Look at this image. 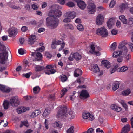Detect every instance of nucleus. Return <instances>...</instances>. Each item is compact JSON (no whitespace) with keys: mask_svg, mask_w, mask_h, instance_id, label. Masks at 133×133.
<instances>
[{"mask_svg":"<svg viewBox=\"0 0 133 133\" xmlns=\"http://www.w3.org/2000/svg\"><path fill=\"white\" fill-rule=\"evenodd\" d=\"M131 57V56L130 54H128L125 57V61L126 62H128L129 60L130 59Z\"/></svg>","mask_w":133,"mask_h":133,"instance_id":"nucleus-52","label":"nucleus"},{"mask_svg":"<svg viewBox=\"0 0 133 133\" xmlns=\"http://www.w3.org/2000/svg\"><path fill=\"white\" fill-rule=\"evenodd\" d=\"M96 34L98 35H100L102 37L104 38L108 36V33L107 29L103 26L97 29Z\"/></svg>","mask_w":133,"mask_h":133,"instance_id":"nucleus-3","label":"nucleus"},{"mask_svg":"<svg viewBox=\"0 0 133 133\" xmlns=\"http://www.w3.org/2000/svg\"><path fill=\"white\" fill-rule=\"evenodd\" d=\"M131 92V91L129 89H128L122 92V94L123 95L127 96Z\"/></svg>","mask_w":133,"mask_h":133,"instance_id":"nucleus-34","label":"nucleus"},{"mask_svg":"<svg viewBox=\"0 0 133 133\" xmlns=\"http://www.w3.org/2000/svg\"><path fill=\"white\" fill-rule=\"evenodd\" d=\"M65 26L66 29L73 30L74 29V27L73 25L71 24H65Z\"/></svg>","mask_w":133,"mask_h":133,"instance_id":"nucleus-30","label":"nucleus"},{"mask_svg":"<svg viewBox=\"0 0 133 133\" xmlns=\"http://www.w3.org/2000/svg\"><path fill=\"white\" fill-rule=\"evenodd\" d=\"M127 43L125 41H123L119 44L118 48L119 49H122V52L124 54H126L128 52L127 48L125 46V45Z\"/></svg>","mask_w":133,"mask_h":133,"instance_id":"nucleus-7","label":"nucleus"},{"mask_svg":"<svg viewBox=\"0 0 133 133\" xmlns=\"http://www.w3.org/2000/svg\"><path fill=\"white\" fill-rule=\"evenodd\" d=\"M127 22L128 25L130 27H132L133 26V18H129Z\"/></svg>","mask_w":133,"mask_h":133,"instance_id":"nucleus-35","label":"nucleus"},{"mask_svg":"<svg viewBox=\"0 0 133 133\" xmlns=\"http://www.w3.org/2000/svg\"><path fill=\"white\" fill-rule=\"evenodd\" d=\"M15 2H8L7 3L8 5L10 8H11V6H13V5H14Z\"/></svg>","mask_w":133,"mask_h":133,"instance_id":"nucleus-59","label":"nucleus"},{"mask_svg":"<svg viewBox=\"0 0 133 133\" xmlns=\"http://www.w3.org/2000/svg\"><path fill=\"white\" fill-rule=\"evenodd\" d=\"M56 72L55 70L53 69H51V70H49L47 72H45V73L46 74H48L49 75L50 74H52Z\"/></svg>","mask_w":133,"mask_h":133,"instance_id":"nucleus-40","label":"nucleus"},{"mask_svg":"<svg viewBox=\"0 0 133 133\" xmlns=\"http://www.w3.org/2000/svg\"><path fill=\"white\" fill-rule=\"evenodd\" d=\"M118 58L117 59V61L118 62H122L123 59L122 57H118Z\"/></svg>","mask_w":133,"mask_h":133,"instance_id":"nucleus-64","label":"nucleus"},{"mask_svg":"<svg viewBox=\"0 0 133 133\" xmlns=\"http://www.w3.org/2000/svg\"><path fill=\"white\" fill-rule=\"evenodd\" d=\"M61 47L59 49V51H61L62 49H63L65 47V43L64 42H62V43H61Z\"/></svg>","mask_w":133,"mask_h":133,"instance_id":"nucleus-49","label":"nucleus"},{"mask_svg":"<svg viewBox=\"0 0 133 133\" xmlns=\"http://www.w3.org/2000/svg\"><path fill=\"white\" fill-rule=\"evenodd\" d=\"M17 112L18 114H21L23 112L21 107H19L18 108L17 110Z\"/></svg>","mask_w":133,"mask_h":133,"instance_id":"nucleus-56","label":"nucleus"},{"mask_svg":"<svg viewBox=\"0 0 133 133\" xmlns=\"http://www.w3.org/2000/svg\"><path fill=\"white\" fill-rule=\"evenodd\" d=\"M128 45L131 49V51H133V44L131 43H130Z\"/></svg>","mask_w":133,"mask_h":133,"instance_id":"nucleus-62","label":"nucleus"},{"mask_svg":"<svg viewBox=\"0 0 133 133\" xmlns=\"http://www.w3.org/2000/svg\"><path fill=\"white\" fill-rule=\"evenodd\" d=\"M44 124L45 127L46 129H48L49 128L48 125V121L47 119H45L44 122Z\"/></svg>","mask_w":133,"mask_h":133,"instance_id":"nucleus-55","label":"nucleus"},{"mask_svg":"<svg viewBox=\"0 0 133 133\" xmlns=\"http://www.w3.org/2000/svg\"><path fill=\"white\" fill-rule=\"evenodd\" d=\"M3 105L4 109H8L10 105L9 101L7 100L4 101Z\"/></svg>","mask_w":133,"mask_h":133,"instance_id":"nucleus-20","label":"nucleus"},{"mask_svg":"<svg viewBox=\"0 0 133 133\" xmlns=\"http://www.w3.org/2000/svg\"><path fill=\"white\" fill-rule=\"evenodd\" d=\"M117 47V43L116 42H114L111 45L110 50L111 51L114 50H115Z\"/></svg>","mask_w":133,"mask_h":133,"instance_id":"nucleus-33","label":"nucleus"},{"mask_svg":"<svg viewBox=\"0 0 133 133\" xmlns=\"http://www.w3.org/2000/svg\"><path fill=\"white\" fill-rule=\"evenodd\" d=\"M130 126L129 125L124 126L122 128L121 133H128L130 131Z\"/></svg>","mask_w":133,"mask_h":133,"instance_id":"nucleus-15","label":"nucleus"},{"mask_svg":"<svg viewBox=\"0 0 133 133\" xmlns=\"http://www.w3.org/2000/svg\"><path fill=\"white\" fill-rule=\"evenodd\" d=\"M44 47L43 46H42L41 47L37 48L36 50V51L42 52L44 50Z\"/></svg>","mask_w":133,"mask_h":133,"instance_id":"nucleus-47","label":"nucleus"},{"mask_svg":"<svg viewBox=\"0 0 133 133\" xmlns=\"http://www.w3.org/2000/svg\"><path fill=\"white\" fill-rule=\"evenodd\" d=\"M31 7L34 10H35L36 12L37 11V10L38 7L36 3L33 4H32Z\"/></svg>","mask_w":133,"mask_h":133,"instance_id":"nucleus-46","label":"nucleus"},{"mask_svg":"<svg viewBox=\"0 0 133 133\" xmlns=\"http://www.w3.org/2000/svg\"><path fill=\"white\" fill-rule=\"evenodd\" d=\"M9 101L10 106L12 107H17L20 104V101L17 96L11 97Z\"/></svg>","mask_w":133,"mask_h":133,"instance_id":"nucleus-4","label":"nucleus"},{"mask_svg":"<svg viewBox=\"0 0 133 133\" xmlns=\"http://www.w3.org/2000/svg\"><path fill=\"white\" fill-rule=\"evenodd\" d=\"M46 67L48 69H51L54 68V66L53 65H48L46 66Z\"/></svg>","mask_w":133,"mask_h":133,"instance_id":"nucleus-60","label":"nucleus"},{"mask_svg":"<svg viewBox=\"0 0 133 133\" xmlns=\"http://www.w3.org/2000/svg\"><path fill=\"white\" fill-rule=\"evenodd\" d=\"M50 13H53V15L46 18V22L48 25L50 26L51 29H54L57 26L59 23L58 18L60 17L62 13L60 10L58 9L52 10Z\"/></svg>","mask_w":133,"mask_h":133,"instance_id":"nucleus-1","label":"nucleus"},{"mask_svg":"<svg viewBox=\"0 0 133 133\" xmlns=\"http://www.w3.org/2000/svg\"><path fill=\"white\" fill-rule=\"evenodd\" d=\"M67 111V108L66 106L64 105L62 106L58 111L57 114V117L62 119L64 116H65Z\"/></svg>","mask_w":133,"mask_h":133,"instance_id":"nucleus-5","label":"nucleus"},{"mask_svg":"<svg viewBox=\"0 0 133 133\" xmlns=\"http://www.w3.org/2000/svg\"><path fill=\"white\" fill-rule=\"evenodd\" d=\"M121 110V108L118 107L116 106V108L115 111H116L117 112H119Z\"/></svg>","mask_w":133,"mask_h":133,"instance_id":"nucleus-63","label":"nucleus"},{"mask_svg":"<svg viewBox=\"0 0 133 133\" xmlns=\"http://www.w3.org/2000/svg\"><path fill=\"white\" fill-rule=\"evenodd\" d=\"M17 29L14 27L10 28L8 30V33L10 35V37L15 35L17 34Z\"/></svg>","mask_w":133,"mask_h":133,"instance_id":"nucleus-11","label":"nucleus"},{"mask_svg":"<svg viewBox=\"0 0 133 133\" xmlns=\"http://www.w3.org/2000/svg\"><path fill=\"white\" fill-rule=\"evenodd\" d=\"M119 83L118 81H115L113 82L112 89L114 91L116 90L119 87Z\"/></svg>","mask_w":133,"mask_h":133,"instance_id":"nucleus-19","label":"nucleus"},{"mask_svg":"<svg viewBox=\"0 0 133 133\" xmlns=\"http://www.w3.org/2000/svg\"><path fill=\"white\" fill-rule=\"evenodd\" d=\"M123 53L122 51H115L113 53L112 57L113 58H117L120 57V56L122 55Z\"/></svg>","mask_w":133,"mask_h":133,"instance_id":"nucleus-18","label":"nucleus"},{"mask_svg":"<svg viewBox=\"0 0 133 133\" xmlns=\"http://www.w3.org/2000/svg\"><path fill=\"white\" fill-rule=\"evenodd\" d=\"M128 6L127 4L123 3L119 7L120 11V12H123L125 9Z\"/></svg>","mask_w":133,"mask_h":133,"instance_id":"nucleus-24","label":"nucleus"},{"mask_svg":"<svg viewBox=\"0 0 133 133\" xmlns=\"http://www.w3.org/2000/svg\"><path fill=\"white\" fill-rule=\"evenodd\" d=\"M67 5L69 7H73L75 5V4L72 2L69 1L66 3Z\"/></svg>","mask_w":133,"mask_h":133,"instance_id":"nucleus-38","label":"nucleus"},{"mask_svg":"<svg viewBox=\"0 0 133 133\" xmlns=\"http://www.w3.org/2000/svg\"><path fill=\"white\" fill-rule=\"evenodd\" d=\"M115 21L114 19L110 18L107 22V25L109 29H111L112 26L115 23Z\"/></svg>","mask_w":133,"mask_h":133,"instance_id":"nucleus-13","label":"nucleus"},{"mask_svg":"<svg viewBox=\"0 0 133 133\" xmlns=\"http://www.w3.org/2000/svg\"><path fill=\"white\" fill-rule=\"evenodd\" d=\"M77 29L80 31H82L84 30L83 26L81 24L78 25L77 26Z\"/></svg>","mask_w":133,"mask_h":133,"instance_id":"nucleus-44","label":"nucleus"},{"mask_svg":"<svg viewBox=\"0 0 133 133\" xmlns=\"http://www.w3.org/2000/svg\"><path fill=\"white\" fill-rule=\"evenodd\" d=\"M56 42L55 41H53L52 42L51 46L52 49H54L56 48Z\"/></svg>","mask_w":133,"mask_h":133,"instance_id":"nucleus-51","label":"nucleus"},{"mask_svg":"<svg viewBox=\"0 0 133 133\" xmlns=\"http://www.w3.org/2000/svg\"><path fill=\"white\" fill-rule=\"evenodd\" d=\"M61 79L63 82H64L67 79V77L66 76L62 75L60 76Z\"/></svg>","mask_w":133,"mask_h":133,"instance_id":"nucleus-39","label":"nucleus"},{"mask_svg":"<svg viewBox=\"0 0 133 133\" xmlns=\"http://www.w3.org/2000/svg\"><path fill=\"white\" fill-rule=\"evenodd\" d=\"M23 126H25L26 127H28L29 126V124L28 123L27 121H21L19 127L21 128Z\"/></svg>","mask_w":133,"mask_h":133,"instance_id":"nucleus-25","label":"nucleus"},{"mask_svg":"<svg viewBox=\"0 0 133 133\" xmlns=\"http://www.w3.org/2000/svg\"><path fill=\"white\" fill-rule=\"evenodd\" d=\"M40 88L38 86H36L34 87L33 89V92L35 94H37L39 92Z\"/></svg>","mask_w":133,"mask_h":133,"instance_id":"nucleus-32","label":"nucleus"},{"mask_svg":"<svg viewBox=\"0 0 133 133\" xmlns=\"http://www.w3.org/2000/svg\"><path fill=\"white\" fill-rule=\"evenodd\" d=\"M88 12L90 14H94L96 11V9H91L89 6L87 7Z\"/></svg>","mask_w":133,"mask_h":133,"instance_id":"nucleus-29","label":"nucleus"},{"mask_svg":"<svg viewBox=\"0 0 133 133\" xmlns=\"http://www.w3.org/2000/svg\"><path fill=\"white\" fill-rule=\"evenodd\" d=\"M118 66V65H116L114 68L111 69V74L114 72L116 71L117 70Z\"/></svg>","mask_w":133,"mask_h":133,"instance_id":"nucleus-48","label":"nucleus"},{"mask_svg":"<svg viewBox=\"0 0 133 133\" xmlns=\"http://www.w3.org/2000/svg\"><path fill=\"white\" fill-rule=\"evenodd\" d=\"M51 110V109L50 108L46 109L43 114V116L44 117L48 116L49 115Z\"/></svg>","mask_w":133,"mask_h":133,"instance_id":"nucleus-22","label":"nucleus"},{"mask_svg":"<svg viewBox=\"0 0 133 133\" xmlns=\"http://www.w3.org/2000/svg\"><path fill=\"white\" fill-rule=\"evenodd\" d=\"M91 70L94 73H99V76L103 75L102 72H100V68L97 64H94L91 65Z\"/></svg>","mask_w":133,"mask_h":133,"instance_id":"nucleus-6","label":"nucleus"},{"mask_svg":"<svg viewBox=\"0 0 133 133\" xmlns=\"http://www.w3.org/2000/svg\"><path fill=\"white\" fill-rule=\"evenodd\" d=\"M119 18L120 20L123 24H126L127 23V21L124 15H121L119 16Z\"/></svg>","mask_w":133,"mask_h":133,"instance_id":"nucleus-26","label":"nucleus"},{"mask_svg":"<svg viewBox=\"0 0 133 133\" xmlns=\"http://www.w3.org/2000/svg\"><path fill=\"white\" fill-rule=\"evenodd\" d=\"M36 36L35 35H31L29 38L28 40L29 44L31 45L32 44L36 41Z\"/></svg>","mask_w":133,"mask_h":133,"instance_id":"nucleus-14","label":"nucleus"},{"mask_svg":"<svg viewBox=\"0 0 133 133\" xmlns=\"http://www.w3.org/2000/svg\"><path fill=\"white\" fill-rule=\"evenodd\" d=\"M67 89L65 88H64L62 90L61 92V95H62L61 97H62L65 94V93L67 92Z\"/></svg>","mask_w":133,"mask_h":133,"instance_id":"nucleus-45","label":"nucleus"},{"mask_svg":"<svg viewBox=\"0 0 133 133\" xmlns=\"http://www.w3.org/2000/svg\"><path fill=\"white\" fill-rule=\"evenodd\" d=\"M128 69V67L125 66H124L119 68L117 70L118 72H123L125 71Z\"/></svg>","mask_w":133,"mask_h":133,"instance_id":"nucleus-27","label":"nucleus"},{"mask_svg":"<svg viewBox=\"0 0 133 133\" xmlns=\"http://www.w3.org/2000/svg\"><path fill=\"white\" fill-rule=\"evenodd\" d=\"M89 95L87 91L85 90H82L80 94V97L81 98H87L89 97Z\"/></svg>","mask_w":133,"mask_h":133,"instance_id":"nucleus-10","label":"nucleus"},{"mask_svg":"<svg viewBox=\"0 0 133 133\" xmlns=\"http://www.w3.org/2000/svg\"><path fill=\"white\" fill-rule=\"evenodd\" d=\"M82 117L84 119H88L90 121H92L95 118L93 115L87 112H83Z\"/></svg>","mask_w":133,"mask_h":133,"instance_id":"nucleus-8","label":"nucleus"},{"mask_svg":"<svg viewBox=\"0 0 133 133\" xmlns=\"http://www.w3.org/2000/svg\"><path fill=\"white\" fill-rule=\"evenodd\" d=\"M35 68V70L36 72L42 71L45 69V68L44 66L39 65H36Z\"/></svg>","mask_w":133,"mask_h":133,"instance_id":"nucleus-23","label":"nucleus"},{"mask_svg":"<svg viewBox=\"0 0 133 133\" xmlns=\"http://www.w3.org/2000/svg\"><path fill=\"white\" fill-rule=\"evenodd\" d=\"M58 2L61 5H63L65 2V0H58Z\"/></svg>","mask_w":133,"mask_h":133,"instance_id":"nucleus-58","label":"nucleus"},{"mask_svg":"<svg viewBox=\"0 0 133 133\" xmlns=\"http://www.w3.org/2000/svg\"><path fill=\"white\" fill-rule=\"evenodd\" d=\"M77 5L79 8L82 10H83L85 9L86 6L85 2L81 0L78 3Z\"/></svg>","mask_w":133,"mask_h":133,"instance_id":"nucleus-16","label":"nucleus"},{"mask_svg":"<svg viewBox=\"0 0 133 133\" xmlns=\"http://www.w3.org/2000/svg\"><path fill=\"white\" fill-rule=\"evenodd\" d=\"M94 129L92 128H89L87 131H85L87 133H92L94 131Z\"/></svg>","mask_w":133,"mask_h":133,"instance_id":"nucleus-50","label":"nucleus"},{"mask_svg":"<svg viewBox=\"0 0 133 133\" xmlns=\"http://www.w3.org/2000/svg\"><path fill=\"white\" fill-rule=\"evenodd\" d=\"M89 6V7L91 9H96V6L93 3L92 1H89L88 2V5L87 6Z\"/></svg>","mask_w":133,"mask_h":133,"instance_id":"nucleus-28","label":"nucleus"},{"mask_svg":"<svg viewBox=\"0 0 133 133\" xmlns=\"http://www.w3.org/2000/svg\"><path fill=\"white\" fill-rule=\"evenodd\" d=\"M40 113L41 112L39 110H35L32 113V116L34 117H35L39 115Z\"/></svg>","mask_w":133,"mask_h":133,"instance_id":"nucleus-31","label":"nucleus"},{"mask_svg":"<svg viewBox=\"0 0 133 133\" xmlns=\"http://www.w3.org/2000/svg\"><path fill=\"white\" fill-rule=\"evenodd\" d=\"M45 30V29L43 28H39L38 30V32L40 33L44 31Z\"/></svg>","mask_w":133,"mask_h":133,"instance_id":"nucleus-57","label":"nucleus"},{"mask_svg":"<svg viewBox=\"0 0 133 133\" xmlns=\"http://www.w3.org/2000/svg\"><path fill=\"white\" fill-rule=\"evenodd\" d=\"M104 17L101 14L98 15L96 18V23L97 25H101L103 24L104 22Z\"/></svg>","mask_w":133,"mask_h":133,"instance_id":"nucleus-9","label":"nucleus"},{"mask_svg":"<svg viewBox=\"0 0 133 133\" xmlns=\"http://www.w3.org/2000/svg\"><path fill=\"white\" fill-rule=\"evenodd\" d=\"M73 57L74 58L76 61L80 60L82 58L80 54L77 52L74 53L73 54Z\"/></svg>","mask_w":133,"mask_h":133,"instance_id":"nucleus-17","label":"nucleus"},{"mask_svg":"<svg viewBox=\"0 0 133 133\" xmlns=\"http://www.w3.org/2000/svg\"><path fill=\"white\" fill-rule=\"evenodd\" d=\"M0 90L3 93H9L10 91V89L8 87L0 84Z\"/></svg>","mask_w":133,"mask_h":133,"instance_id":"nucleus-12","label":"nucleus"},{"mask_svg":"<svg viewBox=\"0 0 133 133\" xmlns=\"http://www.w3.org/2000/svg\"><path fill=\"white\" fill-rule=\"evenodd\" d=\"M28 30V27L25 26H23L21 28V30L23 32H26Z\"/></svg>","mask_w":133,"mask_h":133,"instance_id":"nucleus-53","label":"nucleus"},{"mask_svg":"<svg viewBox=\"0 0 133 133\" xmlns=\"http://www.w3.org/2000/svg\"><path fill=\"white\" fill-rule=\"evenodd\" d=\"M116 3L115 0H112L109 4V7L111 8L113 7L115 5Z\"/></svg>","mask_w":133,"mask_h":133,"instance_id":"nucleus-42","label":"nucleus"},{"mask_svg":"<svg viewBox=\"0 0 133 133\" xmlns=\"http://www.w3.org/2000/svg\"><path fill=\"white\" fill-rule=\"evenodd\" d=\"M117 31L115 29H113L111 31V32L112 35H116L117 34Z\"/></svg>","mask_w":133,"mask_h":133,"instance_id":"nucleus-54","label":"nucleus"},{"mask_svg":"<svg viewBox=\"0 0 133 133\" xmlns=\"http://www.w3.org/2000/svg\"><path fill=\"white\" fill-rule=\"evenodd\" d=\"M116 25L118 28H120L121 26V23L119 21H117L116 23Z\"/></svg>","mask_w":133,"mask_h":133,"instance_id":"nucleus-61","label":"nucleus"},{"mask_svg":"<svg viewBox=\"0 0 133 133\" xmlns=\"http://www.w3.org/2000/svg\"><path fill=\"white\" fill-rule=\"evenodd\" d=\"M26 50L22 48H21L18 49V52L21 55H23L26 52Z\"/></svg>","mask_w":133,"mask_h":133,"instance_id":"nucleus-43","label":"nucleus"},{"mask_svg":"<svg viewBox=\"0 0 133 133\" xmlns=\"http://www.w3.org/2000/svg\"><path fill=\"white\" fill-rule=\"evenodd\" d=\"M76 13L74 11L69 12L65 14V18L64 19L63 21L64 22H69L71 21V20L76 17Z\"/></svg>","mask_w":133,"mask_h":133,"instance_id":"nucleus-2","label":"nucleus"},{"mask_svg":"<svg viewBox=\"0 0 133 133\" xmlns=\"http://www.w3.org/2000/svg\"><path fill=\"white\" fill-rule=\"evenodd\" d=\"M73 126H72L69 128L67 131V133H74Z\"/></svg>","mask_w":133,"mask_h":133,"instance_id":"nucleus-41","label":"nucleus"},{"mask_svg":"<svg viewBox=\"0 0 133 133\" xmlns=\"http://www.w3.org/2000/svg\"><path fill=\"white\" fill-rule=\"evenodd\" d=\"M101 63L107 69L109 68L110 66V62L107 60H102V61Z\"/></svg>","mask_w":133,"mask_h":133,"instance_id":"nucleus-21","label":"nucleus"},{"mask_svg":"<svg viewBox=\"0 0 133 133\" xmlns=\"http://www.w3.org/2000/svg\"><path fill=\"white\" fill-rule=\"evenodd\" d=\"M36 55L37 57L36 59H37V61H40L42 59V55L41 53L38 52L37 53Z\"/></svg>","mask_w":133,"mask_h":133,"instance_id":"nucleus-37","label":"nucleus"},{"mask_svg":"<svg viewBox=\"0 0 133 133\" xmlns=\"http://www.w3.org/2000/svg\"><path fill=\"white\" fill-rule=\"evenodd\" d=\"M53 126L54 127H57L61 128V123L59 121H56L54 123Z\"/></svg>","mask_w":133,"mask_h":133,"instance_id":"nucleus-36","label":"nucleus"}]
</instances>
